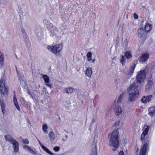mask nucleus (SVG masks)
Instances as JSON below:
<instances>
[{
	"instance_id": "obj_16",
	"label": "nucleus",
	"mask_w": 155,
	"mask_h": 155,
	"mask_svg": "<svg viewBox=\"0 0 155 155\" xmlns=\"http://www.w3.org/2000/svg\"><path fill=\"white\" fill-rule=\"evenodd\" d=\"M23 149L29 152L30 153L35 155L36 154V152L34 150L31 149L27 145H24L23 146Z\"/></svg>"
},
{
	"instance_id": "obj_38",
	"label": "nucleus",
	"mask_w": 155,
	"mask_h": 155,
	"mask_svg": "<svg viewBox=\"0 0 155 155\" xmlns=\"http://www.w3.org/2000/svg\"><path fill=\"white\" fill-rule=\"evenodd\" d=\"M94 151L92 153L91 155H97L96 147H95V148L94 149Z\"/></svg>"
},
{
	"instance_id": "obj_41",
	"label": "nucleus",
	"mask_w": 155,
	"mask_h": 155,
	"mask_svg": "<svg viewBox=\"0 0 155 155\" xmlns=\"http://www.w3.org/2000/svg\"><path fill=\"white\" fill-rule=\"evenodd\" d=\"M118 155H124V153L123 151H121L119 152Z\"/></svg>"
},
{
	"instance_id": "obj_40",
	"label": "nucleus",
	"mask_w": 155,
	"mask_h": 155,
	"mask_svg": "<svg viewBox=\"0 0 155 155\" xmlns=\"http://www.w3.org/2000/svg\"><path fill=\"white\" fill-rule=\"evenodd\" d=\"M134 18L135 19H137L138 18V16L135 13H134Z\"/></svg>"
},
{
	"instance_id": "obj_6",
	"label": "nucleus",
	"mask_w": 155,
	"mask_h": 155,
	"mask_svg": "<svg viewBox=\"0 0 155 155\" xmlns=\"http://www.w3.org/2000/svg\"><path fill=\"white\" fill-rule=\"evenodd\" d=\"M149 149V147L147 144L145 143L141 147L139 155H146L147 154V151Z\"/></svg>"
},
{
	"instance_id": "obj_23",
	"label": "nucleus",
	"mask_w": 155,
	"mask_h": 155,
	"mask_svg": "<svg viewBox=\"0 0 155 155\" xmlns=\"http://www.w3.org/2000/svg\"><path fill=\"white\" fill-rule=\"evenodd\" d=\"M74 90H75L72 87H69L65 88L64 92L67 94H71L74 91Z\"/></svg>"
},
{
	"instance_id": "obj_12",
	"label": "nucleus",
	"mask_w": 155,
	"mask_h": 155,
	"mask_svg": "<svg viewBox=\"0 0 155 155\" xmlns=\"http://www.w3.org/2000/svg\"><path fill=\"white\" fill-rule=\"evenodd\" d=\"M13 145L14 151L17 152L19 151V143L15 140H13L11 143Z\"/></svg>"
},
{
	"instance_id": "obj_42",
	"label": "nucleus",
	"mask_w": 155,
	"mask_h": 155,
	"mask_svg": "<svg viewBox=\"0 0 155 155\" xmlns=\"http://www.w3.org/2000/svg\"><path fill=\"white\" fill-rule=\"evenodd\" d=\"M46 86H47L48 87L51 88V86L50 84H46Z\"/></svg>"
},
{
	"instance_id": "obj_35",
	"label": "nucleus",
	"mask_w": 155,
	"mask_h": 155,
	"mask_svg": "<svg viewBox=\"0 0 155 155\" xmlns=\"http://www.w3.org/2000/svg\"><path fill=\"white\" fill-rule=\"evenodd\" d=\"M126 56H122L121 59L120 60V62L122 64L124 63L126 59Z\"/></svg>"
},
{
	"instance_id": "obj_39",
	"label": "nucleus",
	"mask_w": 155,
	"mask_h": 155,
	"mask_svg": "<svg viewBox=\"0 0 155 155\" xmlns=\"http://www.w3.org/2000/svg\"><path fill=\"white\" fill-rule=\"evenodd\" d=\"M21 31L22 33L24 35H26V33L25 32V29L23 28H21Z\"/></svg>"
},
{
	"instance_id": "obj_13",
	"label": "nucleus",
	"mask_w": 155,
	"mask_h": 155,
	"mask_svg": "<svg viewBox=\"0 0 155 155\" xmlns=\"http://www.w3.org/2000/svg\"><path fill=\"white\" fill-rule=\"evenodd\" d=\"M85 73L88 78H91L92 74V68L90 67H87L85 69Z\"/></svg>"
},
{
	"instance_id": "obj_1",
	"label": "nucleus",
	"mask_w": 155,
	"mask_h": 155,
	"mask_svg": "<svg viewBox=\"0 0 155 155\" xmlns=\"http://www.w3.org/2000/svg\"><path fill=\"white\" fill-rule=\"evenodd\" d=\"M146 72L145 69H142L139 71L137 76V81L130 86L128 90L130 101H134L139 96V92L137 87L140 84L143 83L145 78Z\"/></svg>"
},
{
	"instance_id": "obj_11",
	"label": "nucleus",
	"mask_w": 155,
	"mask_h": 155,
	"mask_svg": "<svg viewBox=\"0 0 155 155\" xmlns=\"http://www.w3.org/2000/svg\"><path fill=\"white\" fill-rule=\"evenodd\" d=\"M152 95H149L147 96H143L141 100V101L143 104H146L150 102L151 100Z\"/></svg>"
},
{
	"instance_id": "obj_44",
	"label": "nucleus",
	"mask_w": 155,
	"mask_h": 155,
	"mask_svg": "<svg viewBox=\"0 0 155 155\" xmlns=\"http://www.w3.org/2000/svg\"><path fill=\"white\" fill-rule=\"evenodd\" d=\"M92 121L93 123L95 121V119H93Z\"/></svg>"
},
{
	"instance_id": "obj_3",
	"label": "nucleus",
	"mask_w": 155,
	"mask_h": 155,
	"mask_svg": "<svg viewBox=\"0 0 155 155\" xmlns=\"http://www.w3.org/2000/svg\"><path fill=\"white\" fill-rule=\"evenodd\" d=\"M45 26L48 29L50 32V36L54 38H56L60 36V33L58 28L47 20L43 21Z\"/></svg>"
},
{
	"instance_id": "obj_32",
	"label": "nucleus",
	"mask_w": 155,
	"mask_h": 155,
	"mask_svg": "<svg viewBox=\"0 0 155 155\" xmlns=\"http://www.w3.org/2000/svg\"><path fill=\"white\" fill-rule=\"evenodd\" d=\"M125 55L127 59H129L132 57V55L130 51H127L125 53Z\"/></svg>"
},
{
	"instance_id": "obj_25",
	"label": "nucleus",
	"mask_w": 155,
	"mask_h": 155,
	"mask_svg": "<svg viewBox=\"0 0 155 155\" xmlns=\"http://www.w3.org/2000/svg\"><path fill=\"white\" fill-rule=\"evenodd\" d=\"M135 68V65L132 66L128 70L127 74L129 76L131 75L134 72Z\"/></svg>"
},
{
	"instance_id": "obj_21",
	"label": "nucleus",
	"mask_w": 155,
	"mask_h": 155,
	"mask_svg": "<svg viewBox=\"0 0 155 155\" xmlns=\"http://www.w3.org/2000/svg\"><path fill=\"white\" fill-rule=\"evenodd\" d=\"M150 128V126L149 125H147V124H145L142 129L143 130V132L147 134Z\"/></svg>"
},
{
	"instance_id": "obj_26",
	"label": "nucleus",
	"mask_w": 155,
	"mask_h": 155,
	"mask_svg": "<svg viewBox=\"0 0 155 155\" xmlns=\"http://www.w3.org/2000/svg\"><path fill=\"white\" fill-rule=\"evenodd\" d=\"M4 59L3 56L0 51V68H2L3 65Z\"/></svg>"
},
{
	"instance_id": "obj_34",
	"label": "nucleus",
	"mask_w": 155,
	"mask_h": 155,
	"mask_svg": "<svg viewBox=\"0 0 155 155\" xmlns=\"http://www.w3.org/2000/svg\"><path fill=\"white\" fill-rule=\"evenodd\" d=\"M147 134L144 133V132H142L141 136V140L143 141L146 138V136L147 135Z\"/></svg>"
},
{
	"instance_id": "obj_27",
	"label": "nucleus",
	"mask_w": 155,
	"mask_h": 155,
	"mask_svg": "<svg viewBox=\"0 0 155 155\" xmlns=\"http://www.w3.org/2000/svg\"><path fill=\"white\" fill-rule=\"evenodd\" d=\"M48 127L46 124H44L42 126V130L45 133L47 134L48 133Z\"/></svg>"
},
{
	"instance_id": "obj_43",
	"label": "nucleus",
	"mask_w": 155,
	"mask_h": 155,
	"mask_svg": "<svg viewBox=\"0 0 155 155\" xmlns=\"http://www.w3.org/2000/svg\"><path fill=\"white\" fill-rule=\"evenodd\" d=\"M28 93L29 95L30 96V97L32 98V96L31 95V94L29 91H28Z\"/></svg>"
},
{
	"instance_id": "obj_8",
	"label": "nucleus",
	"mask_w": 155,
	"mask_h": 155,
	"mask_svg": "<svg viewBox=\"0 0 155 155\" xmlns=\"http://www.w3.org/2000/svg\"><path fill=\"white\" fill-rule=\"evenodd\" d=\"M150 57L149 54L147 53H145L140 56L138 59L139 62L140 63L145 62L147 61Z\"/></svg>"
},
{
	"instance_id": "obj_14",
	"label": "nucleus",
	"mask_w": 155,
	"mask_h": 155,
	"mask_svg": "<svg viewBox=\"0 0 155 155\" xmlns=\"http://www.w3.org/2000/svg\"><path fill=\"white\" fill-rule=\"evenodd\" d=\"M38 141L41 147L45 151L50 155H53V153H51L46 146L42 144L38 139Z\"/></svg>"
},
{
	"instance_id": "obj_37",
	"label": "nucleus",
	"mask_w": 155,
	"mask_h": 155,
	"mask_svg": "<svg viewBox=\"0 0 155 155\" xmlns=\"http://www.w3.org/2000/svg\"><path fill=\"white\" fill-rule=\"evenodd\" d=\"M22 142L24 143L28 144L29 141L28 140L26 139H24L22 140Z\"/></svg>"
},
{
	"instance_id": "obj_24",
	"label": "nucleus",
	"mask_w": 155,
	"mask_h": 155,
	"mask_svg": "<svg viewBox=\"0 0 155 155\" xmlns=\"http://www.w3.org/2000/svg\"><path fill=\"white\" fill-rule=\"evenodd\" d=\"M5 139L6 141L10 142L11 143L12 141H13V140H15L9 135H5Z\"/></svg>"
},
{
	"instance_id": "obj_2",
	"label": "nucleus",
	"mask_w": 155,
	"mask_h": 155,
	"mask_svg": "<svg viewBox=\"0 0 155 155\" xmlns=\"http://www.w3.org/2000/svg\"><path fill=\"white\" fill-rule=\"evenodd\" d=\"M119 136V133L117 130H114L111 133L109 134L108 135L109 144L112 147V150L114 151L117 150L118 147Z\"/></svg>"
},
{
	"instance_id": "obj_33",
	"label": "nucleus",
	"mask_w": 155,
	"mask_h": 155,
	"mask_svg": "<svg viewBox=\"0 0 155 155\" xmlns=\"http://www.w3.org/2000/svg\"><path fill=\"white\" fill-rule=\"evenodd\" d=\"M87 60L88 61H91V56H92V54L91 52H87Z\"/></svg>"
},
{
	"instance_id": "obj_19",
	"label": "nucleus",
	"mask_w": 155,
	"mask_h": 155,
	"mask_svg": "<svg viewBox=\"0 0 155 155\" xmlns=\"http://www.w3.org/2000/svg\"><path fill=\"white\" fill-rule=\"evenodd\" d=\"M48 136L51 141H53L55 139V134L52 131H51L49 132L48 134Z\"/></svg>"
},
{
	"instance_id": "obj_31",
	"label": "nucleus",
	"mask_w": 155,
	"mask_h": 155,
	"mask_svg": "<svg viewBox=\"0 0 155 155\" xmlns=\"http://www.w3.org/2000/svg\"><path fill=\"white\" fill-rule=\"evenodd\" d=\"M123 124L121 122L120 120H118L115 123L114 126L116 127H118V126L120 127Z\"/></svg>"
},
{
	"instance_id": "obj_45",
	"label": "nucleus",
	"mask_w": 155,
	"mask_h": 155,
	"mask_svg": "<svg viewBox=\"0 0 155 155\" xmlns=\"http://www.w3.org/2000/svg\"><path fill=\"white\" fill-rule=\"evenodd\" d=\"M94 61H95V60L94 59V60L92 62H93V63L94 62Z\"/></svg>"
},
{
	"instance_id": "obj_10",
	"label": "nucleus",
	"mask_w": 155,
	"mask_h": 155,
	"mask_svg": "<svg viewBox=\"0 0 155 155\" xmlns=\"http://www.w3.org/2000/svg\"><path fill=\"white\" fill-rule=\"evenodd\" d=\"M154 84L153 81L152 79L149 80L148 84L145 88L146 91H148L151 89L153 87Z\"/></svg>"
},
{
	"instance_id": "obj_5",
	"label": "nucleus",
	"mask_w": 155,
	"mask_h": 155,
	"mask_svg": "<svg viewBox=\"0 0 155 155\" xmlns=\"http://www.w3.org/2000/svg\"><path fill=\"white\" fill-rule=\"evenodd\" d=\"M5 79L4 78H2L0 80V92L3 94L7 93L8 90L5 85Z\"/></svg>"
},
{
	"instance_id": "obj_9",
	"label": "nucleus",
	"mask_w": 155,
	"mask_h": 155,
	"mask_svg": "<svg viewBox=\"0 0 155 155\" xmlns=\"http://www.w3.org/2000/svg\"><path fill=\"white\" fill-rule=\"evenodd\" d=\"M116 115L118 116L122 114L124 112V109L117 104L116 105V108L114 110Z\"/></svg>"
},
{
	"instance_id": "obj_15",
	"label": "nucleus",
	"mask_w": 155,
	"mask_h": 155,
	"mask_svg": "<svg viewBox=\"0 0 155 155\" xmlns=\"http://www.w3.org/2000/svg\"><path fill=\"white\" fill-rule=\"evenodd\" d=\"M38 141L41 147L45 151L50 155H53V153H51L46 146L42 144L38 139Z\"/></svg>"
},
{
	"instance_id": "obj_7",
	"label": "nucleus",
	"mask_w": 155,
	"mask_h": 155,
	"mask_svg": "<svg viewBox=\"0 0 155 155\" xmlns=\"http://www.w3.org/2000/svg\"><path fill=\"white\" fill-rule=\"evenodd\" d=\"M144 31L143 29L140 28L138 30L137 35L138 37L141 39L143 41H144L147 38V36L144 35Z\"/></svg>"
},
{
	"instance_id": "obj_17",
	"label": "nucleus",
	"mask_w": 155,
	"mask_h": 155,
	"mask_svg": "<svg viewBox=\"0 0 155 155\" xmlns=\"http://www.w3.org/2000/svg\"><path fill=\"white\" fill-rule=\"evenodd\" d=\"M152 28V24L149 22H147L145 25V31L148 32L150 31Z\"/></svg>"
},
{
	"instance_id": "obj_36",
	"label": "nucleus",
	"mask_w": 155,
	"mask_h": 155,
	"mask_svg": "<svg viewBox=\"0 0 155 155\" xmlns=\"http://www.w3.org/2000/svg\"><path fill=\"white\" fill-rule=\"evenodd\" d=\"M59 149L60 147L57 146L53 148V150L55 152H58Z\"/></svg>"
},
{
	"instance_id": "obj_4",
	"label": "nucleus",
	"mask_w": 155,
	"mask_h": 155,
	"mask_svg": "<svg viewBox=\"0 0 155 155\" xmlns=\"http://www.w3.org/2000/svg\"><path fill=\"white\" fill-rule=\"evenodd\" d=\"M47 49L50 51L55 54L59 53L62 50V45L61 44H58L53 45H48Z\"/></svg>"
},
{
	"instance_id": "obj_28",
	"label": "nucleus",
	"mask_w": 155,
	"mask_h": 155,
	"mask_svg": "<svg viewBox=\"0 0 155 155\" xmlns=\"http://www.w3.org/2000/svg\"><path fill=\"white\" fill-rule=\"evenodd\" d=\"M18 78L19 80H20V83H22L21 81H23L24 79V75L22 73H18Z\"/></svg>"
},
{
	"instance_id": "obj_29",
	"label": "nucleus",
	"mask_w": 155,
	"mask_h": 155,
	"mask_svg": "<svg viewBox=\"0 0 155 155\" xmlns=\"http://www.w3.org/2000/svg\"><path fill=\"white\" fill-rule=\"evenodd\" d=\"M123 96L124 93H123L121 94L120 95V96L118 97L117 101V104H119L121 103L123 99Z\"/></svg>"
},
{
	"instance_id": "obj_22",
	"label": "nucleus",
	"mask_w": 155,
	"mask_h": 155,
	"mask_svg": "<svg viewBox=\"0 0 155 155\" xmlns=\"http://www.w3.org/2000/svg\"><path fill=\"white\" fill-rule=\"evenodd\" d=\"M41 76L45 83L48 84L49 83L50 80L48 76L45 74H42Z\"/></svg>"
},
{
	"instance_id": "obj_30",
	"label": "nucleus",
	"mask_w": 155,
	"mask_h": 155,
	"mask_svg": "<svg viewBox=\"0 0 155 155\" xmlns=\"http://www.w3.org/2000/svg\"><path fill=\"white\" fill-rule=\"evenodd\" d=\"M0 105L1 106L2 112L3 114H4V110H5V105L3 103L2 101H0Z\"/></svg>"
},
{
	"instance_id": "obj_20",
	"label": "nucleus",
	"mask_w": 155,
	"mask_h": 155,
	"mask_svg": "<svg viewBox=\"0 0 155 155\" xmlns=\"http://www.w3.org/2000/svg\"><path fill=\"white\" fill-rule=\"evenodd\" d=\"M13 101L14 103V104L16 107V109L19 110H20V107L18 105V103L17 101V99L16 98V96L15 94H14V95L13 96Z\"/></svg>"
},
{
	"instance_id": "obj_18",
	"label": "nucleus",
	"mask_w": 155,
	"mask_h": 155,
	"mask_svg": "<svg viewBox=\"0 0 155 155\" xmlns=\"http://www.w3.org/2000/svg\"><path fill=\"white\" fill-rule=\"evenodd\" d=\"M148 114L151 116L155 115V107H152L148 109Z\"/></svg>"
}]
</instances>
